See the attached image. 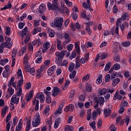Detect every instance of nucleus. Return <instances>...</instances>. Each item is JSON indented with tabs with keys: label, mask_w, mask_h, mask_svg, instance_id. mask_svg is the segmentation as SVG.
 I'll return each instance as SVG.
<instances>
[{
	"label": "nucleus",
	"mask_w": 131,
	"mask_h": 131,
	"mask_svg": "<svg viewBox=\"0 0 131 131\" xmlns=\"http://www.w3.org/2000/svg\"><path fill=\"white\" fill-rule=\"evenodd\" d=\"M61 13L64 14V15H69L70 11H69V9L66 7V6H64V7H62Z\"/></svg>",
	"instance_id": "b1692460"
},
{
	"label": "nucleus",
	"mask_w": 131,
	"mask_h": 131,
	"mask_svg": "<svg viewBox=\"0 0 131 131\" xmlns=\"http://www.w3.org/2000/svg\"><path fill=\"white\" fill-rule=\"evenodd\" d=\"M63 37H64V38L66 39V40H67V41L68 42H70V41H71V37H70V33H66L64 34Z\"/></svg>",
	"instance_id": "2f4dec72"
},
{
	"label": "nucleus",
	"mask_w": 131,
	"mask_h": 131,
	"mask_svg": "<svg viewBox=\"0 0 131 131\" xmlns=\"http://www.w3.org/2000/svg\"><path fill=\"white\" fill-rule=\"evenodd\" d=\"M62 94V90L60 89V88L54 86L53 88V92H52V95L53 97H57V96L59 95H61Z\"/></svg>",
	"instance_id": "6e6552de"
},
{
	"label": "nucleus",
	"mask_w": 131,
	"mask_h": 131,
	"mask_svg": "<svg viewBox=\"0 0 131 131\" xmlns=\"http://www.w3.org/2000/svg\"><path fill=\"white\" fill-rule=\"evenodd\" d=\"M19 100L20 98L18 97L16 94H14L11 98L10 103L17 104L18 103H19Z\"/></svg>",
	"instance_id": "4468645a"
},
{
	"label": "nucleus",
	"mask_w": 131,
	"mask_h": 131,
	"mask_svg": "<svg viewBox=\"0 0 131 131\" xmlns=\"http://www.w3.org/2000/svg\"><path fill=\"white\" fill-rule=\"evenodd\" d=\"M74 109H75V106L73 104H70L68 105H67L66 107L64 108V111L66 112V113H68V112H73L74 111Z\"/></svg>",
	"instance_id": "1a4fd4ad"
},
{
	"label": "nucleus",
	"mask_w": 131,
	"mask_h": 131,
	"mask_svg": "<svg viewBox=\"0 0 131 131\" xmlns=\"http://www.w3.org/2000/svg\"><path fill=\"white\" fill-rule=\"evenodd\" d=\"M27 32H28V30L27 29V27H26L23 29L22 31H19L17 33V35L23 38V37L26 36Z\"/></svg>",
	"instance_id": "9b49d317"
},
{
	"label": "nucleus",
	"mask_w": 131,
	"mask_h": 131,
	"mask_svg": "<svg viewBox=\"0 0 131 131\" xmlns=\"http://www.w3.org/2000/svg\"><path fill=\"white\" fill-rule=\"evenodd\" d=\"M46 5L43 4H41L39 7V12L41 14L45 12V10H46Z\"/></svg>",
	"instance_id": "c756f323"
},
{
	"label": "nucleus",
	"mask_w": 131,
	"mask_h": 131,
	"mask_svg": "<svg viewBox=\"0 0 131 131\" xmlns=\"http://www.w3.org/2000/svg\"><path fill=\"white\" fill-rule=\"evenodd\" d=\"M32 44L34 47L38 48V47L41 45V40H40V39H36L32 42Z\"/></svg>",
	"instance_id": "6ab92c4d"
},
{
	"label": "nucleus",
	"mask_w": 131,
	"mask_h": 131,
	"mask_svg": "<svg viewBox=\"0 0 131 131\" xmlns=\"http://www.w3.org/2000/svg\"><path fill=\"white\" fill-rule=\"evenodd\" d=\"M107 93V89L105 88H102L99 91V95L100 96H104V95H106Z\"/></svg>",
	"instance_id": "79ce46f5"
},
{
	"label": "nucleus",
	"mask_w": 131,
	"mask_h": 131,
	"mask_svg": "<svg viewBox=\"0 0 131 131\" xmlns=\"http://www.w3.org/2000/svg\"><path fill=\"white\" fill-rule=\"evenodd\" d=\"M36 76L37 77V78L39 79L40 78V77H41V76H42V72L41 71V70H37L36 71Z\"/></svg>",
	"instance_id": "f704fd0d"
},
{
	"label": "nucleus",
	"mask_w": 131,
	"mask_h": 131,
	"mask_svg": "<svg viewBox=\"0 0 131 131\" xmlns=\"http://www.w3.org/2000/svg\"><path fill=\"white\" fill-rule=\"evenodd\" d=\"M103 123V121L102 119H99L97 122V127L99 129H101V127H102V123Z\"/></svg>",
	"instance_id": "6e6d98bb"
},
{
	"label": "nucleus",
	"mask_w": 131,
	"mask_h": 131,
	"mask_svg": "<svg viewBox=\"0 0 131 131\" xmlns=\"http://www.w3.org/2000/svg\"><path fill=\"white\" fill-rule=\"evenodd\" d=\"M122 45L123 47H129V46H130V42L126 41L125 42H123Z\"/></svg>",
	"instance_id": "338daca9"
},
{
	"label": "nucleus",
	"mask_w": 131,
	"mask_h": 131,
	"mask_svg": "<svg viewBox=\"0 0 131 131\" xmlns=\"http://www.w3.org/2000/svg\"><path fill=\"white\" fill-rule=\"evenodd\" d=\"M122 95L118 94V93L116 92V94L114 95L113 100L114 101H116V100H122Z\"/></svg>",
	"instance_id": "cd10ccee"
},
{
	"label": "nucleus",
	"mask_w": 131,
	"mask_h": 131,
	"mask_svg": "<svg viewBox=\"0 0 131 131\" xmlns=\"http://www.w3.org/2000/svg\"><path fill=\"white\" fill-rule=\"evenodd\" d=\"M80 42L77 41L75 43V48L77 52V55H80Z\"/></svg>",
	"instance_id": "412c9836"
},
{
	"label": "nucleus",
	"mask_w": 131,
	"mask_h": 131,
	"mask_svg": "<svg viewBox=\"0 0 131 131\" xmlns=\"http://www.w3.org/2000/svg\"><path fill=\"white\" fill-rule=\"evenodd\" d=\"M120 64L116 63L113 66V69L115 71L119 70V69H120Z\"/></svg>",
	"instance_id": "ea45409f"
},
{
	"label": "nucleus",
	"mask_w": 131,
	"mask_h": 131,
	"mask_svg": "<svg viewBox=\"0 0 131 131\" xmlns=\"http://www.w3.org/2000/svg\"><path fill=\"white\" fill-rule=\"evenodd\" d=\"M111 113H112V111L111 110V108H110L109 107H105L104 108L103 115L105 118H107V117H109Z\"/></svg>",
	"instance_id": "ddd939ff"
},
{
	"label": "nucleus",
	"mask_w": 131,
	"mask_h": 131,
	"mask_svg": "<svg viewBox=\"0 0 131 131\" xmlns=\"http://www.w3.org/2000/svg\"><path fill=\"white\" fill-rule=\"evenodd\" d=\"M32 97H33V90H31L26 96V100L27 102H29V100H31Z\"/></svg>",
	"instance_id": "4be33fe9"
},
{
	"label": "nucleus",
	"mask_w": 131,
	"mask_h": 131,
	"mask_svg": "<svg viewBox=\"0 0 131 131\" xmlns=\"http://www.w3.org/2000/svg\"><path fill=\"white\" fill-rule=\"evenodd\" d=\"M55 69H57V66H56V65L52 66L48 69L47 70V73L49 76H52V75L55 73Z\"/></svg>",
	"instance_id": "f8f14e48"
},
{
	"label": "nucleus",
	"mask_w": 131,
	"mask_h": 131,
	"mask_svg": "<svg viewBox=\"0 0 131 131\" xmlns=\"http://www.w3.org/2000/svg\"><path fill=\"white\" fill-rule=\"evenodd\" d=\"M85 89L87 92H92V85H91V84L86 83Z\"/></svg>",
	"instance_id": "8fccbe9b"
},
{
	"label": "nucleus",
	"mask_w": 131,
	"mask_h": 131,
	"mask_svg": "<svg viewBox=\"0 0 131 131\" xmlns=\"http://www.w3.org/2000/svg\"><path fill=\"white\" fill-rule=\"evenodd\" d=\"M17 56V49H14L12 53V61L11 67H14L16 64V56Z\"/></svg>",
	"instance_id": "9d476101"
},
{
	"label": "nucleus",
	"mask_w": 131,
	"mask_h": 131,
	"mask_svg": "<svg viewBox=\"0 0 131 131\" xmlns=\"http://www.w3.org/2000/svg\"><path fill=\"white\" fill-rule=\"evenodd\" d=\"M130 116H127L125 119L122 120L121 122H120V125H123L125 123H126V125H128V124L129 123V119H130Z\"/></svg>",
	"instance_id": "f3484780"
},
{
	"label": "nucleus",
	"mask_w": 131,
	"mask_h": 131,
	"mask_svg": "<svg viewBox=\"0 0 131 131\" xmlns=\"http://www.w3.org/2000/svg\"><path fill=\"white\" fill-rule=\"evenodd\" d=\"M120 106L123 108H126L128 106V102L126 101L123 100L121 103Z\"/></svg>",
	"instance_id": "a19ab883"
},
{
	"label": "nucleus",
	"mask_w": 131,
	"mask_h": 131,
	"mask_svg": "<svg viewBox=\"0 0 131 131\" xmlns=\"http://www.w3.org/2000/svg\"><path fill=\"white\" fill-rule=\"evenodd\" d=\"M13 43H11L10 42H8V40H7V42H4L2 43V46L4 47V48H7L8 49H10L12 47V45Z\"/></svg>",
	"instance_id": "c85d7f7f"
},
{
	"label": "nucleus",
	"mask_w": 131,
	"mask_h": 131,
	"mask_svg": "<svg viewBox=\"0 0 131 131\" xmlns=\"http://www.w3.org/2000/svg\"><path fill=\"white\" fill-rule=\"evenodd\" d=\"M5 30V34L8 36L10 35V33H11V28L10 27H6Z\"/></svg>",
	"instance_id": "4d7b16f0"
},
{
	"label": "nucleus",
	"mask_w": 131,
	"mask_h": 131,
	"mask_svg": "<svg viewBox=\"0 0 131 131\" xmlns=\"http://www.w3.org/2000/svg\"><path fill=\"white\" fill-rule=\"evenodd\" d=\"M110 68H111V62H109L105 65L104 71H105V72L109 71V70H110Z\"/></svg>",
	"instance_id": "37998d69"
},
{
	"label": "nucleus",
	"mask_w": 131,
	"mask_h": 131,
	"mask_svg": "<svg viewBox=\"0 0 131 131\" xmlns=\"http://www.w3.org/2000/svg\"><path fill=\"white\" fill-rule=\"evenodd\" d=\"M99 55H100V59L101 60H103V59H107L108 58V56H109V54L108 53H100Z\"/></svg>",
	"instance_id": "c9c22d12"
},
{
	"label": "nucleus",
	"mask_w": 131,
	"mask_h": 131,
	"mask_svg": "<svg viewBox=\"0 0 131 131\" xmlns=\"http://www.w3.org/2000/svg\"><path fill=\"white\" fill-rule=\"evenodd\" d=\"M61 121H62L61 117L57 118L55 119L54 125V128H55V129H57V127H59V125H60Z\"/></svg>",
	"instance_id": "dca6fc26"
},
{
	"label": "nucleus",
	"mask_w": 131,
	"mask_h": 131,
	"mask_svg": "<svg viewBox=\"0 0 131 131\" xmlns=\"http://www.w3.org/2000/svg\"><path fill=\"white\" fill-rule=\"evenodd\" d=\"M121 31H124L125 28L128 27V23L127 22H124L123 24L120 26Z\"/></svg>",
	"instance_id": "bb28decb"
},
{
	"label": "nucleus",
	"mask_w": 131,
	"mask_h": 131,
	"mask_svg": "<svg viewBox=\"0 0 131 131\" xmlns=\"http://www.w3.org/2000/svg\"><path fill=\"white\" fill-rule=\"evenodd\" d=\"M11 114L9 113L6 117V122L7 123L6 126V130L7 131H10V128L11 127V123H12V121H10L11 117Z\"/></svg>",
	"instance_id": "0eeeda50"
},
{
	"label": "nucleus",
	"mask_w": 131,
	"mask_h": 131,
	"mask_svg": "<svg viewBox=\"0 0 131 131\" xmlns=\"http://www.w3.org/2000/svg\"><path fill=\"white\" fill-rule=\"evenodd\" d=\"M49 111H50V107L47 106L43 112V115H49Z\"/></svg>",
	"instance_id": "5fc2aeb1"
},
{
	"label": "nucleus",
	"mask_w": 131,
	"mask_h": 131,
	"mask_svg": "<svg viewBox=\"0 0 131 131\" xmlns=\"http://www.w3.org/2000/svg\"><path fill=\"white\" fill-rule=\"evenodd\" d=\"M15 77H12L11 79L9 81L7 85L9 87L12 86V84H13L15 82Z\"/></svg>",
	"instance_id": "a18cd8bd"
},
{
	"label": "nucleus",
	"mask_w": 131,
	"mask_h": 131,
	"mask_svg": "<svg viewBox=\"0 0 131 131\" xmlns=\"http://www.w3.org/2000/svg\"><path fill=\"white\" fill-rule=\"evenodd\" d=\"M105 102V100L104 99V97H100L99 98V100L98 101V103H99V105H103L104 104V102Z\"/></svg>",
	"instance_id": "680f3d73"
},
{
	"label": "nucleus",
	"mask_w": 131,
	"mask_h": 131,
	"mask_svg": "<svg viewBox=\"0 0 131 131\" xmlns=\"http://www.w3.org/2000/svg\"><path fill=\"white\" fill-rule=\"evenodd\" d=\"M32 103L33 105H35V111H38V109H39V101L36 99H34Z\"/></svg>",
	"instance_id": "a211bd4d"
},
{
	"label": "nucleus",
	"mask_w": 131,
	"mask_h": 131,
	"mask_svg": "<svg viewBox=\"0 0 131 131\" xmlns=\"http://www.w3.org/2000/svg\"><path fill=\"white\" fill-rule=\"evenodd\" d=\"M43 48L45 49V51L46 50H49V49L51 48V42H50L49 41L44 42L43 43Z\"/></svg>",
	"instance_id": "a878e982"
},
{
	"label": "nucleus",
	"mask_w": 131,
	"mask_h": 131,
	"mask_svg": "<svg viewBox=\"0 0 131 131\" xmlns=\"http://www.w3.org/2000/svg\"><path fill=\"white\" fill-rule=\"evenodd\" d=\"M48 32L50 37H54L55 36V31H53L52 29L48 28Z\"/></svg>",
	"instance_id": "49530a36"
},
{
	"label": "nucleus",
	"mask_w": 131,
	"mask_h": 131,
	"mask_svg": "<svg viewBox=\"0 0 131 131\" xmlns=\"http://www.w3.org/2000/svg\"><path fill=\"white\" fill-rule=\"evenodd\" d=\"M31 129V123L29 121L26 125L25 131H29Z\"/></svg>",
	"instance_id": "864d4df0"
},
{
	"label": "nucleus",
	"mask_w": 131,
	"mask_h": 131,
	"mask_svg": "<svg viewBox=\"0 0 131 131\" xmlns=\"http://www.w3.org/2000/svg\"><path fill=\"white\" fill-rule=\"evenodd\" d=\"M113 81L112 82V86H115L118 84V83L120 81L119 78H114L112 79Z\"/></svg>",
	"instance_id": "5701e85b"
},
{
	"label": "nucleus",
	"mask_w": 131,
	"mask_h": 131,
	"mask_svg": "<svg viewBox=\"0 0 131 131\" xmlns=\"http://www.w3.org/2000/svg\"><path fill=\"white\" fill-rule=\"evenodd\" d=\"M57 46L59 51H62V50H63V46L61 45V40H58L57 41Z\"/></svg>",
	"instance_id": "e433bc0d"
},
{
	"label": "nucleus",
	"mask_w": 131,
	"mask_h": 131,
	"mask_svg": "<svg viewBox=\"0 0 131 131\" xmlns=\"http://www.w3.org/2000/svg\"><path fill=\"white\" fill-rule=\"evenodd\" d=\"M67 49L69 52H71L73 49V44H70L67 46Z\"/></svg>",
	"instance_id": "e2e57ef3"
},
{
	"label": "nucleus",
	"mask_w": 131,
	"mask_h": 131,
	"mask_svg": "<svg viewBox=\"0 0 131 131\" xmlns=\"http://www.w3.org/2000/svg\"><path fill=\"white\" fill-rule=\"evenodd\" d=\"M26 70L27 72H30V74L32 75H35V69L34 68H32L30 69L28 66H26Z\"/></svg>",
	"instance_id": "aec40b11"
},
{
	"label": "nucleus",
	"mask_w": 131,
	"mask_h": 131,
	"mask_svg": "<svg viewBox=\"0 0 131 131\" xmlns=\"http://www.w3.org/2000/svg\"><path fill=\"white\" fill-rule=\"evenodd\" d=\"M36 98L38 99V100H39L40 103H43L45 102V95H43V93H38L36 96Z\"/></svg>",
	"instance_id": "2eb2a0df"
},
{
	"label": "nucleus",
	"mask_w": 131,
	"mask_h": 131,
	"mask_svg": "<svg viewBox=\"0 0 131 131\" xmlns=\"http://www.w3.org/2000/svg\"><path fill=\"white\" fill-rule=\"evenodd\" d=\"M22 88H19L18 92L16 93V96L20 98L21 96H22Z\"/></svg>",
	"instance_id": "bf43d9fd"
},
{
	"label": "nucleus",
	"mask_w": 131,
	"mask_h": 131,
	"mask_svg": "<svg viewBox=\"0 0 131 131\" xmlns=\"http://www.w3.org/2000/svg\"><path fill=\"white\" fill-rule=\"evenodd\" d=\"M54 23H52L51 26L52 27H58L61 28L62 25H63V22H64V19L63 17H57L54 19Z\"/></svg>",
	"instance_id": "7ed1b4c3"
},
{
	"label": "nucleus",
	"mask_w": 131,
	"mask_h": 131,
	"mask_svg": "<svg viewBox=\"0 0 131 131\" xmlns=\"http://www.w3.org/2000/svg\"><path fill=\"white\" fill-rule=\"evenodd\" d=\"M41 31V28L40 27H37L32 31L31 33L33 35L36 34V33H38V32H40Z\"/></svg>",
	"instance_id": "7c9ffc66"
},
{
	"label": "nucleus",
	"mask_w": 131,
	"mask_h": 131,
	"mask_svg": "<svg viewBox=\"0 0 131 131\" xmlns=\"http://www.w3.org/2000/svg\"><path fill=\"white\" fill-rule=\"evenodd\" d=\"M26 23H25V22L24 23H19L18 24V28L19 29H23L25 25H26Z\"/></svg>",
	"instance_id": "69168bd1"
},
{
	"label": "nucleus",
	"mask_w": 131,
	"mask_h": 131,
	"mask_svg": "<svg viewBox=\"0 0 131 131\" xmlns=\"http://www.w3.org/2000/svg\"><path fill=\"white\" fill-rule=\"evenodd\" d=\"M102 78H103V76L102 75H101L100 76H99V77L97 78V79L96 81V83L97 84H100V83H101V82H102Z\"/></svg>",
	"instance_id": "09e8293b"
},
{
	"label": "nucleus",
	"mask_w": 131,
	"mask_h": 131,
	"mask_svg": "<svg viewBox=\"0 0 131 131\" xmlns=\"http://www.w3.org/2000/svg\"><path fill=\"white\" fill-rule=\"evenodd\" d=\"M75 64L73 62H71L69 66L68 70L70 72H72L74 70Z\"/></svg>",
	"instance_id": "c03bdc74"
},
{
	"label": "nucleus",
	"mask_w": 131,
	"mask_h": 131,
	"mask_svg": "<svg viewBox=\"0 0 131 131\" xmlns=\"http://www.w3.org/2000/svg\"><path fill=\"white\" fill-rule=\"evenodd\" d=\"M66 50H62L60 52H56L55 53V63L59 66H64V67H67L68 66V63L69 62L67 60H63L62 61V60L64 59L65 57V54H66Z\"/></svg>",
	"instance_id": "f257e3e1"
},
{
	"label": "nucleus",
	"mask_w": 131,
	"mask_h": 131,
	"mask_svg": "<svg viewBox=\"0 0 131 131\" xmlns=\"http://www.w3.org/2000/svg\"><path fill=\"white\" fill-rule=\"evenodd\" d=\"M81 17L85 19V20H89V17L86 16V12L85 11H83L81 14Z\"/></svg>",
	"instance_id": "3c124183"
},
{
	"label": "nucleus",
	"mask_w": 131,
	"mask_h": 131,
	"mask_svg": "<svg viewBox=\"0 0 131 131\" xmlns=\"http://www.w3.org/2000/svg\"><path fill=\"white\" fill-rule=\"evenodd\" d=\"M29 58V56L28 54H26L24 57V64H25L28 62V58Z\"/></svg>",
	"instance_id": "13d9d810"
},
{
	"label": "nucleus",
	"mask_w": 131,
	"mask_h": 131,
	"mask_svg": "<svg viewBox=\"0 0 131 131\" xmlns=\"http://www.w3.org/2000/svg\"><path fill=\"white\" fill-rule=\"evenodd\" d=\"M82 6L84 9H85L86 10L88 9V10H89L90 12H92V11H93V9L91 8V5H88V4H86V3H83Z\"/></svg>",
	"instance_id": "473e14b6"
},
{
	"label": "nucleus",
	"mask_w": 131,
	"mask_h": 131,
	"mask_svg": "<svg viewBox=\"0 0 131 131\" xmlns=\"http://www.w3.org/2000/svg\"><path fill=\"white\" fill-rule=\"evenodd\" d=\"M11 8H12V4H11V3H8L4 7L2 8L1 11H3V10H7V9H11Z\"/></svg>",
	"instance_id": "de8ad7c7"
},
{
	"label": "nucleus",
	"mask_w": 131,
	"mask_h": 131,
	"mask_svg": "<svg viewBox=\"0 0 131 131\" xmlns=\"http://www.w3.org/2000/svg\"><path fill=\"white\" fill-rule=\"evenodd\" d=\"M31 85H32L31 83L28 82L25 84V88L26 90H30V89H31Z\"/></svg>",
	"instance_id": "0e129e2a"
},
{
	"label": "nucleus",
	"mask_w": 131,
	"mask_h": 131,
	"mask_svg": "<svg viewBox=\"0 0 131 131\" xmlns=\"http://www.w3.org/2000/svg\"><path fill=\"white\" fill-rule=\"evenodd\" d=\"M9 71H10V70H9V69H6L3 71V77H4L5 78H8V77H9Z\"/></svg>",
	"instance_id": "72a5a7b5"
},
{
	"label": "nucleus",
	"mask_w": 131,
	"mask_h": 131,
	"mask_svg": "<svg viewBox=\"0 0 131 131\" xmlns=\"http://www.w3.org/2000/svg\"><path fill=\"white\" fill-rule=\"evenodd\" d=\"M9 62V59L5 58L4 59H1L0 60V65H2V66H5L7 63Z\"/></svg>",
	"instance_id": "4c0bfd02"
},
{
	"label": "nucleus",
	"mask_w": 131,
	"mask_h": 131,
	"mask_svg": "<svg viewBox=\"0 0 131 131\" xmlns=\"http://www.w3.org/2000/svg\"><path fill=\"white\" fill-rule=\"evenodd\" d=\"M124 20H129V16L128 15V13H124L122 15L121 18H119L117 20L116 22V25H117V24L118 25L120 24L122 22V21H124Z\"/></svg>",
	"instance_id": "423d86ee"
},
{
	"label": "nucleus",
	"mask_w": 131,
	"mask_h": 131,
	"mask_svg": "<svg viewBox=\"0 0 131 131\" xmlns=\"http://www.w3.org/2000/svg\"><path fill=\"white\" fill-rule=\"evenodd\" d=\"M15 90L12 88V86L9 87L7 89V94L9 95V97H11L13 95H14V93Z\"/></svg>",
	"instance_id": "393cba45"
},
{
	"label": "nucleus",
	"mask_w": 131,
	"mask_h": 131,
	"mask_svg": "<svg viewBox=\"0 0 131 131\" xmlns=\"http://www.w3.org/2000/svg\"><path fill=\"white\" fill-rule=\"evenodd\" d=\"M40 121H41V118H40L39 113H37L32 120V124L33 127H37L40 124Z\"/></svg>",
	"instance_id": "20e7f679"
},
{
	"label": "nucleus",
	"mask_w": 131,
	"mask_h": 131,
	"mask_svg": "<svg viewBox=\"0 0 131 131\" xmlns=\"http://www.w3.org/2000/svg\"><path fill=\"white\" fill-rule=\"evenodd\" d=\"M9 109V107L7 106H5L2 110V117L6 116V113H7V111Z\"/></svg>",
	"instance_id": "58836bf2"
},
{
	"label": "nucleus",
	"mask_w": 131,
	"mask_h": 131,
	"mask_svg": "<svg viewBox=\"0 0 131 131\" xmlns=\"http://www.w3.org/2000/svg\"><path fill=\"white\" fill-rule=\"evenodd\" d=\"M31 129V123L29 121L26 125L25 131H29Z\"/></svg>",
	"instance_id": "603ef678"
},
{
	"label": "nucleus",
	"mask_w": 131,
	"mask_h": 131,
	"mask_svg": "<svg viewBox=\"0 0 131 131\" xmlns=\"http://www.w3.org/2000/svg\"><path fill=\"white\" fill-rule=\"evenodd\" d=\"M47 7L49 11H54V12H56L58 13L60 12V9L59 8V4L58 3V0H52V4L50 2H48L47 3Z\"/></svg>",
	"instance_id": "f03ea898"
},
{
	"label": "nucleus",
	"mask_w": 131,
	"mask_h": 131,
	"mask_svg": "<svg viewBox=\"0 0 131 131\" xmlns=\"http://www.w3.org/2000/svg\"><path fill=\"white\" fill-rule=\"evenodd\" d=\"M17 78L19 79L17 81V86L18 88L22 89V84H23V75L22 74V70L21 69H19L16 73Z\"/></svg>",
	"instance_id": "39448f33"
},
{
	"label": "nucleus",
	"mask_w": 131,
	"mask_h": 131,
	"mask_svg": "<svg viewBox=\"0 0 131 131\" xmlns=\"http://www.w3.org/2000/svg\"><path fill=\"white\" fill-rule=\"evenodd\" d=\"M15 131H22V125H17L15 128Z\"/></svg>",
	"instance_id": "774afa93"
},
{
	"label": "nucleus",
	"mask_w": 131,
	"mask_h": 131,
	"mask_svg": "<svg viewBox=\"0 0 131 131\" xmlns=\"http://www.w3.org/2000/svg\"><path fill=\"white\" fill-rule=\"evenodd\" d=\"M74 58H76V52L75 51H73L72 54L70 56V60H72V59H74Z\"/></svg>",
	"instance_id": "052dcab7"
}]
</instances>
